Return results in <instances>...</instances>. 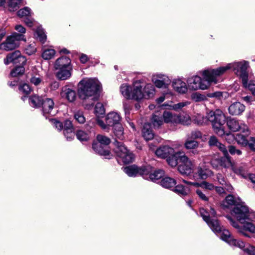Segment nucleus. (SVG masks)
Masks as SVG:
<instances>
[{"label": "nucleus", "instance_id": "nucleus-37", "mask_svg": "<svg viewBox=\"0 0 255 255\" xmlns=\"http://www.w3.org/2000/svg\"><path fill=\"white\" fill-rule=\"evenodd\" d=\"M176 184V180L169 177L163 178L160 181L161 185L166 188L171 189Z\"/></svg>", "mask_w": 255, "mask_h": 255}, {"label": "nucleus", "instance_id": "nucleus-64", "mask_svg": "<svg viewBox=\"0 0 255 255\" xmlns=\"http://www.w3.org/2000/svg\"><path fill=\"white\" fill-rule=\"evenodd\" d=\"M248 145L252 150L255 151V137H251L250 138Z\"/></svg>", "mask_w": 255, "mask_h": 255}, {"label": "nucleus", "instance_id": "nucleus-54", "mask_svg": "<svg viewBox=\"0 0 255 255\" xmlns=\"http://www.w3.org/2000/svg\"><path fill=\"white\" fill-rule=\"evenodd\" d=\"M248 255H255V247L250 245L245 244V247L241 248Z\"/></svg>", "mask_w": 255, "mask_h": 255}, {"label": "nucleus", "instance_id": "nucleus-26", "mask_svg": "<svg viewBox=\"0 0 255 255\" xmlns=\"http://www.w3.org/2000/svg\"><path fill=\"white\" fill-rule=\"evenodd\" d=\"M42 110L44 115L46 114H50L52 116L54 115V112L52 110L54 108V103L51 99H46L43 101L42 104Z\"/></svg>", "mask_w": 255, "mask_h": 255}, {"label": "nucleus", "instance_id": "nucleus-49", "mask_svg": "<svg viewBox=\"0 0 255 255\" xmlns=\"http://www.w3.org/2000/svg\"><path fill=\"white\" fill-rule=\"evenodd\" d=\"M76 137L80 141H87L90 138L89 134L82 130H79L76 132Z\"/></svg>", "mask_w": 255, "mask_h": 255}, {"label": "nucleus", "instance_id": "nucleus-46", "mask_svg": "<svg viewBox=\"0 0 255 255\" xmlns=\"http://www.w3.org/2000/svg\"><path fill=\"white\" fill-rule=\"evenodd\" d=\"M24 65L16 66L10 72V75L12 77H16L22 75L25 71Z\"/></svg>", "mask_w": 255, "mask_h": 255}, {"label": "nucleus", "instance_id": "nucleus-14", "mask_svg": "<svg viewBox=\"0 0 255 255\" xmlns=\"http://www.w3.org/2000/svg\"><path fill=\"white\" fill-rule=\"evenodd\" d=\"M227 124L233 131H241L247 134L249 132L248 126L242 121L232 118L227 121Z\"/></svg>", "mask_w": 255, "mask_h": 255}, {"label": "nucleus", "instance_id": "nucleus-17", "mask_svg": "<svg viewBox=\"0 0 255 255\" xmlns=\"http://www.w3.org/2000/svg\"><path fill=\"white\" fill-rule=\"evenodd\" d=\"M173 147L167 145L160 146L155 151L156 155L162 158L168 157L170 155L174 153V148H178L181 146V144L178 143H175L172 144Z\"/></svg>", "mask_w": 255, "mask_h": 255}, {"label": "nucleus", "instance_id": "nucleus-36", "mask_svg": "<svg viewBox=\"0 0 255 255\" xmlns=\"http://www.w3.org/2000/svg\"><path fill=\"white\" fill-rule=\"evenodd\" d=\"M184 181L187 183L188 184L192 185L193 186H195L196 187H200L202 188H204L206 190H213L215 189V186L213 184L206 182L203 181L201 183H198L197 182H189L186 180H184Z\"/></svg>", "mask_w": 255, "mask_h": 255}, {"label": "nucleus", "instance_id": "nucleus-39", "mask_svg": "<svg viewBox=\"0 0 255 255\" xmlns=\"http://www.w3.org/2000/svg\"><path fill=\"white\" fill-rule=\"evenodd\" d=\"M22 0H7L6 7L9 11H15L17 10Z\"/></svg>", "mask_w": 255, "mask_h": 255}, {"label": "nucleus", "instance_id": "nucleus-19", "mask_svg": "<svg viewBox=\"0 0 255 255\" xmlns=\"http://www.w3.org/2000/svg\"><path fill=\"white\" fill-rule=\"evenodd\" d=\"M61 98L70 103L73 102L76 99V92L67 86L63 87L60 92Z\"/></svg>", "mask_w": 255, "mask_h": 255}, {"label": "nucleus", "instance_id": "nucleus-22", "mask_svg": "<svg viewBox=\"0 0 255 255\" xmlns=\"http://www.w3.org/2000/svg\"><path fill=\"white\" fill-rule=\"evenodd\" d=\"M172 86L176 92L181 94L186 93L189 88L187 84L180 79H174L172 81Z\"/></svg>", "mask_w": 255, "mask_h": 255}, {"label": "nucleus", "instance_id": "nucleus-45", "mask_svg": "<svg viewBox=\"0 0 255 255\" xmlns=\"http://www.w3.org/2000/svg\"><path fill=\"white\" fill-rule=\"evenodd\" d=\"M55 54V51L52 48H43L42 57L45 60L51 59Z\"/></svg>", "mask_w": 255, "mask_h": 255}, {"label": "nucleus", "instance_id": "nucleus-34", "mask_svg": "<svg viewBox=\"0 0 255 255\" xmlns=\"http://www.w3.org/2000/svg\"><path fill=\"white\" fill-rule=\"evenodd\" d=\"M134 159V154L129 150H127L123 155L118 158V162H122L124 164L132 162Z\"/></svg>", "mask_w": 255, "mask_h": 255}, {"label": "nucleus", "instance_id": "nucleus-18", "mask_svg": "<svg viewBox=\"0 0 255 255\" xmlns=\"http://www.w3.org/2000/svg\"><path fill=\"white\" fill-rule=\"evenodd\" d=\"M213 175V172L206 167L199 166L197 172H193L192 178L195 180L206 179Z\"/></svg>", "mask_w": 255, "mask_h": 255}, {"label": "nucleus", "instance_id": "nucleus-50", "mask_svg": "<svg viewBox=\"0 0 255 255\" xmlns=\"http://www.w3.org/2000/svg\"><path fill=\"white\" fill-rule=\"evenodd\" d=\"M178 124L188 125L191 123V119L188 115L178 116Z\"/></svg>", "mask_w": 255, "mask_h": 255}, {"label": "nucleus", "instance_id": "nucleus-44", "mask_svg": "<svg viewBox=\"0 0 255 255\" xmlns=\"http://www.w3.org/2000/svg\"><path fill=\"white\" fill-rule=\"evenodd\" d=\"M235 140L238 144L242 146H247L248 144L249 139L246 135L238 133L235 136Z\"/></svg>", "mask_w": 255, "mask_h": 255}, {"label": "nucleus", "instance_id": "nucleus-12", "mask_svg": "<svg viewBox=\"0 0 255 255\" xmlns=\"http://www.w3.org/2000/svg\"><path fill=\"white\" fill-rule=\"evenodd\" d=\"M249 212V208L244 204H241L235 206L231 214L241 223L247 220Z\"/></svg>", "mask_w": 255, "mask_h": 255}, {"label": "nucleus", "instance_id": "nucleus-62", "mask_svg": "<svg viewBox=\"0 0 255 255\" xmlns=\"http://www.w3.org/2000/svg\"><path fill=\"white\" fill-rule=\"evenodd\" d=\"M51 122L53 126L58 130H61L63 129V124L55 119H52Z\"/></svg>", "mask_w": 255, "mask_h": 255}, {"label": "nucleus", "instance_id": "nucleus-61", "mask_svg": "<svg viewBox=\"0 0 255 255\" xmlns=\"http://www.w3.org/2000/svg\"><path fill=\"white\" fill-rule=\"evenodd\" d=\"M71 129H73L71 122L69 120L65 121L64 125L63 124V131Z\"/></svg>", "mask_w": 255, "mask_h": 255}, {"label": "nucleus", "instance_id": "nucleus-13", "mask_svg": "<svg viewBox=\"0 0 255 255\" xmlns=\"http://www.w3.org/2000/svg\"><path fill=\"white\" fill-rule=\"evenodd\" d=\"M232 170L235 174L244 178L249 177L251 182L255 184V174H249L248 167L245 164H237L234 163Z\"/></svg>", "mask_w": 255, "mask_h": 255}, {"label": "nucleus", "instance_id": "nucleus-57", "mask_svg": "<svg viewBox=\"0 0 255 255\" xmlns=\"http://www.w3.org/2000/svg\"><path fill=\"white\" fill-rule=\"evenodd\" d=\"M193 121L197 125H201L204 123L205 118L203 115L200 114H197L194 116Z\"/></svg>", "mask_w": 255, "mask_h": 255}, {"label": "nucleus", "instance_id": "nucleus-55", "mask_svg": "<svg viewBox=\"0 0 255 255\" xmlns=\"http://www.w3.org/2000/svg\"><path fill=\"white\" fill-rule=\"evenodd\" d=\"M243 86L248 89L252 93V94L255 96V81H250L246 83V84H244Z\"/></svg>", "mask_w": 255, "mask_h": 255}, {"label": "nucleus", "instance_id": "nucleus-33", "mask_svg": "<svg viewBox=\"0 0 255 255\" xmlns=\"http://www.w3.org/2000/svg\"><path fill=\"white\" fill-rule=\"evenodd\" d=\"M142 133L143 137L146 140H151L154 137V133L151 128V125L148 123L144 125Z\"/></svg>", "mask_w": 255, "mask_h": 255}, {"label": "nucleus", "instance_id": "nucleus-52", "mask_svg": "<svg viewBox=\"0 0 255 255\" xmlns=\"http://www.w3.org/2000/svg\"><path fill=\"white\" fill-rule=\"evenodd\" d=\"M43 100L37 95H33V108H38L42 105Z\"/></svg>", "mask_w": 255, "mask_h": 255}, {"label": "nucleus", "instance_id": "nucleus-51", "mask_svg": "<svg viewBox=\"0 0 255 255\" xmlns=\"http://www.w3.org/2000/svg\"><path fill=\"white\" fill-rule=\"evenodd\" d=\"M187 137L193 140L200 139L202 137V133L199 130H193L187 135Z\"/></svg>", "mask_w": 255, "mask_h": 255}, {"label": "nucleus", "instance_id": "nucleus-58", "mask_svg": "<svg viewBox=\"0 0 255 255\" xmlns=\"http://www.w3.org/2000/svg\"><path fill=\"white\" fill-rule=\"evenodd\" d=\"M63 133L64 136L68 140H70L72 139L75 136V133L73 131V129H68V130H65L63 131Z\"/></svg>", "mask_w": 255, "mask_h": 255}, {"label": "nucleus", "instance_id": "nucleus-30", "mask_svg": "<svg viewBox=\"0 0 255 255\" xmlns=\"http://www.w3.org/2000/svg\"><path fill=\"white\" fill-rule=\"evenodd\" d=\"M56 69L58 70L56 73V76L58 79L61 80H65L71 77V71L72 70L71 67Z\"/></svg>", "mask_w": 255, "mask_h": 255}, {"label": "nucleus", "instance_id": "nucleus-15", "mask_svg": "<svg viewBox=\"0 0 255 255\" xmlns=\"http://www.w3.org/2000/svg\"><path fill=\"white\" fill-rule=\"evenodd\" d=\"M151 80L155 86L158 88L166 89L171 82V80L167 75L161 73L153 74Z\"/></svg>", "mask_w": 255, "mask_h": 255}, {"label": "nucleus", "instance_id": "nucleus-11", "mask_svg": "<svg viewBox=\"0 0 255 255\" xmlns=\"http://www.w3.org/2000/svg\"><path fill=\"white\" fill-rule=\"evenodd\" d=\"M150 167L149 166L146 167H139L135 165H132L125 167L124 171L129 176L134 177L137 175H141L143 178H147L149 174Z\"/></svg>", "mask_w": 255, "mask_h": 255}, {"label": "nucleus", "instance_id": "nucleus-6", "mask_svg": "<svg viewBox=\"0 0 255 255\" xmlns=\"http://www.w3.org/2000/svg\"><path fill=\"white\" fill-rule=\"evenodd\" d=\"M100 89V83L96 79L85 78L78 84V95L83 100L96 99V94Z\"/></svg>", "mask_w": 255, "mask_h": 255}, {"label": "nucleus", "instance_id": "nucleus-5", "mask_svg": "<svg viewBox=\"0 0 255 255\" xmlns=\"http://www.w3.org/2000/svg\"><path fill=\"white\" fill-rule=\"evenodd\" d=\"M250 68L249 62L246 60L236 61L229 63L225 66L216 68L219 77L225 73L228 70L232 69L234 73L242 79V84H246L248 81L249 73L248 69Z\"/></svg>", "mask_w": 255, "mask_h": 255}, {"label": "nucleus", "instance_id": "nucleus-9", "mask_svg": "<svg viewBox=\"0 0 255 255\" xmlns=\"http://www.w3.org/2000/svg\"><path fill=\"white\" fill-rule=\"evenodd\" d=\"M23 39V36L22 34L13 32L11 35L7 36L3 42L0 44V49L5 51L12 50L18 47L19 45V41Z\"/></svg>", "mask_w": 255, "mask_h": 255}, {"label": "nucleus", "instance_id": "nucleus-38", "mask_svg": "<svg viewBox=\"0 0 255 255\" xmlns=\"http://www.w3.org/2000/svg\"><path fill=\"white\" fill-rule=\"evenodd\" d=\"M180 156L179 152H175L174 150L173 154H171L167 157V161L169 165L172 167H175L178 163H179Z\"/></svg>", "mask_w": 255, "mask_h": 255}, {"label": "nucleus", "instance_id": "nucleus-8", "mask_svg": "<svg viewBox=\"0 0 255 255\" xmlns=\"http://www.w3.org/2000/svg\"><path fill=\"white\" fill-rule=\"evenodd\" d=\"M121 117L120 114L115 112L108 113L106 117V123L101 120L96 119L97 124L104 130L109 131L111 127L120 124Z\"/></svg>", "mask_w": 255, "mask_h": 255}, {"label": "nucleus", "instance_id": "nucleus-21", "mask_svg": "<svg viewBox=\"0 0 255 255\" xmlns=\"http://www.w3.org/2000/svg\"><path fill=\"white\" fill-rule=\"evenodd\" d=\"M245 106L239 102H236L232 104L228 108V111L230 115L233 116L241 115L245 111Z\"/></svg>", "mask_w": 255, "mask_h": 255}, {"label": "nucleus", "instance_id": "nucleus-35", "mask_svg": "<svg viewBox=\"0 0 255 255\" xmlns=\"http://www.w3.org/2000/svg\"><path fill=\"white\" fill-rule=\"evenodd\" d=\"M115 144L116 146L114 149L115 152L118 158H119L122 155H123L126 152H127L128 149L122 142L116 141Z\"/></svg>", "mask_w": 255, "mask_h": 255}, {"label": "nucleus", "instance_id": "nucleus-24", "mask_svg": "<svg viewBox=\"0 0 255 255\" xmlns=\"http://www.w3.org/2000/svg\"><path fill=\"white\" fill-rule=\"evenodd\" d=\"M31 9L28 7H24L20 9L17 12V14L20 18H23L25 23L29 27L32 26V21L30 17Z\"/></svg>", "mask_w": 255, "mask_h": 255}, {"label": "nucleus", "instance_id": "nucleus-1", "mask_svg": "<svg viewBox=\"0 0 255 255\" xmlns=\"http://www.w3.org/2000/svg\"><path fill=\"white\" fill-rule=\"evenodd\" d=\"M201 216L207 223L212 230L216 234L220 235V238L231 246L238 247L240 248L245 247V243L240 240L234 239L229 231L221 227L218 221L215 218L216 213L215 210L211 208L209 212L204 209L200 210Z\"/></svg>", "mask_w": 255, "mask_h": 255}, {"label": "nucleus", "instance_id": "nucleus-48", "mask_svg": "<svg viewBox=\"0 0 255 255\" xmlns=\"http://www.w3.org/2000/svg\"><path fill=\"white\" fill-rule=\"evenodd\" d=\"M191 99L195 102H201L207 100L205 95L197 92L192 94Z\"/></svg>", "mask_w": 255, "mask_h": 255}, {"label": "nucleus", "instance_id": "nucleus-31", "mask_svg": "<svg viewBox=\"0 0 255 255\" xmlns=\"http://www.w3.org/2000/svg\"><path fill=\"white\" fill-rule=\"evenodd\" d=\"M97 141L94 142L93 143V149H97L96 148L98 146H101V145L107 146L111 142V140L109 137L100 134L97 135Z\"/></svg>", "mask_w": 255, "mask_h": 255}, {"label": "nucleus", "instance_id": "nucleus-10", "mask_svg": "<svg viewBox=\"0 0 255 255\" xmlns=\"http://www.w3.org/2000/svg\"><path fill=\"white\" fill-rule=\"evenodd\" d=\"M228 219L230 221V224L235 228L238 230V231L242 234L244 236L250 237L248 234L245 231H249L252 233L255 234V225L254 224L252 221L246 220L244 223H241L243 225L240 226L238 223L234 221L233 219L230 216L227 217Z\"/></svg>", "mask_w": 255, "mask_h": 255}, {"label": "nucleus", "instance_id": "nucleus-56", "mask_svg": "<svg viewBox=\"0 0 255 255\" xmlns=\"http://www.w3.org/2000/svg\"><path fill=\"white\" fill-rule=\"evenodd\" d=\"M190 103L188 101H185L179 103L178 104H174L172 106H169L172 109L175 110H180L183 107L189 105Z\"/></svg>", "mask_w": 255, "mask_h": 255}, {"label": "nucleus", "instance_id": "nucleus-60", "mask_svg": "<svg viewBox=\"0 0 255 255\" xmlns=\"http://www.w3.org/2000/svg\"><path fill=\"white\" fill-rule=\"evenodd\" d=\"M228 150L230 153L232 155L235 154H237L238 155H241L242 154L241 150L236 149L235 146L232 145L229 146Z\"/></svg>", "mask_w": 255, "mask_h": 255}, {"label": "nucleus", "instance_id": "nucleus-47", "mask_svg": "<svg viewBox=\"0 0 255 255\" xmlns=\"http://www.w3.org/2000/svg\"><path fill=\"white\" fill-rule=\"evenodd\" d=\"M94 113L97 117L103 116L105 113V110L103 104L101 103H97L95 107Z\"/></svg>", "mask_w": 255, "mask_h": 255}, {"label": "nucleus", "instance_id": "nucleus-42", "mask_svg": "<svg viewBox=\"0 0 255 255\" xmlns=\"http://www.w3.org/2000/svg\"><path fill=\"white\" fill-rule=\"evenodd\" d=\"M163 119V117L161 116L153 115L151 122L155 128H158L163 125V122H164Z\"/></svg>", "mask_w": 255, "mask_h": 255}, {"label": "nucleus", "instance_id": "nucleus-53", "mask_svg": "<svg viewBox=\"0 0 255 255\" xmlns=\"http://www.w3.org/2000/svg\"><path fill=\"white\" fill-rule=\"evenodd\" d=\"M74 118L80 124H84L86 121V119L82 111H78L75 113Z\"/></svg>", "mask_w": 255, "mask_h": 255}, {"label": "nucleus", "instance_id": "nucleus-43", "mask_svg": "<svg viewBox=\"0 0 255 255\" xmlns=\"http://www.w3.org/2000/svg\"><path fill=\"white\" fill-rule=\"evenodd\" d=\"M97 149H93V150L98 154L105 156L107 158H110V151L107 146L103 145L98 146Z\"/></svg>", "mask_w": 255, "mask_h": 255}, {"label": "nucleus", "instance_id": "nucleus-23", "mask_svg": "<svg viewBox=\"0 0 255 255\" xmlns=\"http://www.w3.org/2000/svg\"><path fill=\"white\" fill-rule=\"evenodd\" d=\"M199 146V142L196 140L187 137L185 142L184 147L190 151L193 155H197L199 153V151L197 148Z\"/></svg>", "mask_w": 255, "mask_h": 255}, {"label": "nucleus", "instance_id": "nucleus-40", "mask_svg": "<svg viewBox=\"0 0 255 255\" xmlns=\"http://www.w3.org/2000/svg\"><path fill=\"white\" fill-rule=\"evenodd\" d=\"M113 127L115 136L119 139H124L125 138L124 128L122 124L117 125Z\"/></svg>", "mask_w": 255, "mask_h": 255}, {"label": "nucleus", "instance_id": "nucleus-27", "mask_svg": "<svg viewBox=\"0 0 255 255\" xmlns=\"http://www.w3.org/2000/svg\"><path fill=\"white\" fill-rule=\"evenodd\" d=\"M164 122L167 124H177L178 122V115L168 111H165L162 115Z\"/></svg>", "mask_w": 255, "mask_h": 255}, {"label": "nucleus", "instance_id": "nucleus-2", "mask_svg": "<svg viewBox=\"0 0 255 255\" xmlns=\"http://www.w3.org/2000/svg\"><path fill=\"white\" fill-rule=\"evenodd\" d=\"M120 90L125 98L137 101L151 98L155 94V89L152 84H147L144 86V83L140 80L134 82L132 86L123 84Z\"/></svg>", "mask_w": 255, "mask_h": 255}, {"label": "nucleus", "instance_id": "nucleus-63", "mask_svg": "<svg viewBox=\"0 0 255 255\" xmlns=\"http://www.w3.org/2000/svg\"><path fill=\"white\" fill-rule=\"evenodd\" d=\"M216 178L219 184L222 185H224L227 182L226 179L224 176L220 173L217 174Z\"/></svg>", "mask_w": 255, "mask_h": 255}, {"label": "nucleus", "instance_id": "nucleus-28", "mask_svg": "<svg viewBox=\"0 0 255 255\" xmlns=\"http://www.w3.org/2000/svg\"><path fill=\"white\" fill-rule=\"evenodd\" d=\"M71 60L66 56H62L57 59L55 61L54 67L56 69H61L71 67Z\"/></svg>", "mask_w": 255, "mask_h": 255}, {"label": "nucleus", "instance_id": "nucleus-29", "mask_svg": "<svg viewBox=\"0 0 255 255\" xmlns=\"http://www.w3.org/2000/svg\"><path fill=\"white\" fill-rule=\"evenodd\" d=\"M184 180H183V181L185 183ZM186 184H187V186L179 184L175 187L174 186V187L172 188V190L180 196H186L188 195L190 191V188L189 187V185H190L186 183Z\"/></svg>", "mask_w": 255, "mask_h": 255}, {"label": "nucleus", "instance_id": "nucleus-32", "mask_svg": "<svg viewBox=\"0 0 255 255\" xmlns=\"http://www.w3.org/2000/svg\"><path fill=\"white\" fill-rule=\"evenodd\" d=\"M149 167H150L149 173L147 175V178H144L145 179H150L152 181L156 182L164 176V172L163 170L158 169L155 170L153 173H151V167L150 166Z\"/></svg>", "mask_w": 255, "mask_h": 255}, {"label": "nucleus", "instance_id": "nucleus-41", "mask_svg": "<svg viewBox=\"0 0 255 255\" xmlns=\"http://www.w3.org/2000/svg\"><path fill=\"white\" fill-rule=\"evenodd\" d=\"M234 162L231 161V157L228 155H224V157L220 158V166L228 168L231 167L232 169V166L234 165Z\"/></svg>", "mask_w": 255, "mask_h": 255}, {"label": "nucleus", "instance_id": "nucleus-4", "mask_svg": "<svg viewBox=\"0 0 255 255\" xmlns=\"http://www.w3.org/2000/svg\"><path fill=\"white\" fill-rule=\"evenodd\" d=\"M206 118L212 123L214 130L218 135L224 136L225 139L228 142L235 140V136L233 134L226 133L225 130L226 117L222 111L219 109L215 111H211L207 113Z\"/></svg>", "mask_w": 255, "mask_h": 255}, {"label": "nucleus", "instance_id": "nucleus-16", "mask_svg": "<svg viewBox=\"0 0 255 255\" xmlns=\"http://www.w3.org/2000/svg\"><path fill=\"white\" fill-rule=\"evenodd\" d=\"M26 62V58L21 55V53L18 50L9 53L6 58L4 59V63L5 65H8L10 63H12L14 64L24 65Z\"/></svg>", "mask_w": 255, "mask_h": 255}, {"label": "nucleus", "instance_id": "nucleus-7", "mask_svg": "<svg viewBox=\"0 0 255 255\" xmlns=\"http://www.w3.org/2000/svg\"><path fill=\"white\" fill-rule=\"evenodd\" d=\"M195 168L194 160H191L187 155L183 154L179 157V165L178 169L182 175L192 178Z\"/></svg>", "mask_w": 255, "mask_h": 255}, {"label": "nucleus", "instance_id": "nucleus-3", "mask_svg": "<svg viewBox=\"0 0 255 255\" xmlns=\"http://www.w3.org/2000/svg\"><path fill=\"white\" fill-rule=\"evenodd\" d=\"M200 73L203 76V78L198 75H194L187 79V83L190 90H206L211 83L216 84L219 81L216 69L205 70L201 71Z\"/></svg>", "mask_w": 255, "mask_h": 255}, {"label": "nucleus", "instance_id": "nucleus-20", "mask_svg": "<svg viewBox=\"0 0 255 255\" xmlns=\"http://www.w3.org/2000/svg\"><path fill=\"white\" fill-rule=\"evenodd\" d=\"M33 27L35 28L34 31V37L38 40L41 44H44L46 41L47 36L41 25H39L37 22L33 21Z\"/></svg>", "mask_w": 255, "mask_h": 255}, {"label": "nucleus", "instance_id": "nucleus-25", "mask_svg": "<svg viewBox=\"0 0 255 255\" xmlns=\"http://www.w3.org/2000/svg\"><path fill=\"white\" fill-rule=\"evenodd\" d=\"M19 90L23 95L21 98V100L23 101L27 100L29 104L30 105L32 103V96L30 95L31 91L30 86L27 84H23L19 86Z\"/></svg>", "mask_w": 255, "mask_h": 255}, {"label": "nucleus", "instance_id": "nucleus-59", "mask_svg": "<svg viewBox=\"0 0 255 255\" xmlns=\"http://www.w3.org/2000/svg\"><path fill=\"white\" fill-rule=\"evenodd\" d=\"M196 192L199 198L202 200L206 202L209 200L208 197L201 191V189H197Z\"/></svg>", "mask_w": 255, "mask_h": 255}]
</instances>
